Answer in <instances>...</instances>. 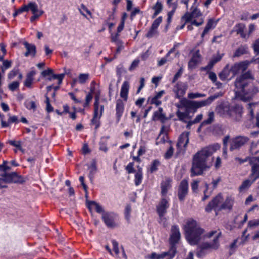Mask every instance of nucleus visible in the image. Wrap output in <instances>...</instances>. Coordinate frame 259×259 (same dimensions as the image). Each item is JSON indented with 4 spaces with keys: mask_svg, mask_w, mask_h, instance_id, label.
<instances>
[{
    "mask_svg": "<svg viewBox=\"0 0 259 259\" xmlns=\"http://www.w3.org/2000/svg\"><path fill=\"white\" fill-rule=\"evenodd\" d=\"M220 148V145L216 143L205 147L196 153L192 160L191 176L201 175L209 169L213 161L212 154Z\"/></svg>",
    "mask_w": 259,
    "mask_h": 259,
    "instance_id": "obj_1",
    "label": "nucleus"
},
{
    "mask_svg": "<svg viewBox=\"0 0 259 259\" xmlns=\"http://www.w3.org/2000/svg\"><path fill=\"white\" fill-rule=\"evenodd\" d=\"M185 236L187 240L191 245H196L200 241L203 230L193 219L187 220L184 226Z\"/></svg>",
    "mask_w": 259,
    "mask_h": 259,
    "instance_id": "obj_2",
    "label": "nucleus"
},
{
    "mask_svg": "<svg viewBox=\"0 0 259 259\" xmlns=\"http://www.w3.org/2000/svg\"><path fill=\"white\" fill-rule=\"evenodd\" d=\"M235 94L243 101H247L258 92L252 82H235Z\"/></svg>",
    "mask_w": 259,
    "mask_h": 259,
    "instance_id": "obj_3",
    "label": "nucleus"
},
{
    "mask_svg": "<svg viewBox=\"0 0 259 259\" xmlns=\"http://www.w3.org/2000/svg\"><path fill=\"white\" fill-rule=\"evenodd\" d=\"M11 167L7 165H0V188H6L7 186L5 184L19 183L23 184L25 182V179L16 172H7L10 170Z\"/></svg>",
    "mask_w": 259,
    "mask_h": 259,
    "instance_id": "obj_4",
    "label": "nucleus"
},
{
    "mask_svg": "<svg viewBox=\"0 0 259 259\" xmlns=\"http://www.w3.org/2000/svg\"><path fill=\"white\" fill-rule=\"evenodd\" d=\"M218 231H212L208 234V237L210 238L215 235L212 242H205L202 244L198 248L197 255L199 257L203 256L208 251L211 249H217L219 247V238L221 235V232Z\"/></svg>",
    "mask_w": 259,
    "mask_h": 259,
    "instance_id": "obj_5",
    "label": "nucleus"
},
{
    "mask_svg": "<svg viewBox=\"0 0 259 259\" xmlns=\"http://www.w3.org/2000/svg\"><path fill=\"white\" fill-rule=\"evenodd\" d=\"M216 98V96H210L206 100L201 101L184 99L182 100L181 104L186 108L187 112H195L197 109L209 105Z\"/></svg>",
    "mask_w": 259,
    "mask_h": 259,
    "instance_id": "obj_6",
    "label": "nucleus"
},
{
    "mask_svg": "<svg viewBox=\"0 0 259 259\" xmlns=\"http://www.w3.org/2000/svg\"><path fill=\"white\" fill-rule=\"evenodd\" d=\"M64 72L61 74H55L54 70L51 68H48L40 72V76L39 80L47 79L49 80H58V81H62L65 74L70 75V70L64 68Z\"/></svg>",
    "mask_w": 259,
    "mask_h": 259,
    "instance_id": "obj_7",
    "label": "nucleus"
},
{
    "mask_svg": "<svg viewBox=\"0 0 259 259\" xmlns=\"http://www.w3.org/2000/svg\"><path fill=\"white\" fill-rule=\"evenodd\" d=\"M192 9H193L192 12L190 13H186L182 17V19H185L186 22L192 21V25H195L197 26L201 25L204 22L202 18L200 19L199 22H197L196 20L192 21L193 19L201 16V13L196 7L194 8L193 6Z\"/></svg>",
    "mask_w": 259,
    "mask_h": 259,
    "instance_id": "obj_8",
    "label": "nucleus"
},
{
    "mask_svg": "<svg viewBox=\"0 0 259 259\" xmlns=\"http://www.w3.org/2000/svg\"><path fill=\"white\" fill-rule=\"evenodd\" d=\"M249 141V138L245 136H236L230 140V151L239 149Z\"/></svg>",
    "mask_w": 259,
    "mask_h": 259,
    "instance_id": "obj_9",
    "label": "nucleus"
},
{
    "mask_svg": "<svg viewBox=\"0 0 259 259\" xmlns=\"http://www.w3.org/2000/svg\"><path fill=\"white\" fill-rule=\"evenodd\" d=\"M223 198L221 194L218 195L214 198L211 202H210L205 208V210L207 212L210 211L213 209L215 211H219L222 210V204L223 203Z\"/></svg>",
    "mask_w": 259,
    "mask_h": 259,
    "instance_id": "obj_10",
    "label": "nucleus"
},
{
    "mask_svg": "<svg viewBox=\"0 0 259 259\" xmlns=\"http://www.w3.org/2000/svg\"><path fill=\"white\" fill-rule=\"evenodd\" d=\"M250 164L251 165V174L249 178L255 181L259 178V157H252L250 159Z\"/></svg>",
    "mask_w": 259,
    "mask_h": 259,
    "instance_id": "obj_11",
    "label": "nucleus"
},
{
    "mask_svg": "<svg viewBox=\"0 0 259 259\" xmlns=\"http://www.w3.org/2000/svg\"><path fill=\"white\" fill-rule=\"evenodd\" d=\"M243 113V108L238 104L230 107L229 117L233 120L239 121L241 120Z\"/></svg>",
    "mask_w": 259,
    "mask_h": 259,
    "instance_id": "obj_12",
    "label": "nucleus"
},
{
    "mask_svg": "<svg viewBox=\"0 0 259 259\" xmlns=\"http://www.w3.org/2000/svg\"><path fill=\"white\" fill-rule=\"evenodd\" d=\"M249 65V62L248 61H244L235 63L231 68H230L232 77L235 76L240 71H242V72L245 71Z\"/></svg>",
    "mask_w": 259,
    "mask_h": 259,
    "instance_id": "obj_13",
    "label": "nucleus"
},
{
    "mask_svg": "<svg viewBox=\"0 0 259 259\" xmlns=\"http://www.w3.org/2000/svg\"><path fill=\"white\" fill-rule=\"evenodd\" d=\"M181 238V234L179 228L176 226H172L171 229V234L169 241L171 244H176Z\"/></svg>",
    "mask_w": 259,
    "mask_h": 259,
    "instance_id": "obj_14",
    "label": "nucleus"
},
{
    "mask_svg": "<svg viewBox=\"0 0 259 259\" xmlns=\"http://www.w3.org/2000/svg\"><path fill=\"white\" fill-rule=\"evenodd\" d=\"M101 116V113L99 114V101L97 97H96L94 103V117L91 121L92 123L95 125L96 128H97L99 126L98 120L100 118Z\"/></svg>",
    "mask_w": 259,
    "mask_h": 259,
    "instance_id": "obj_15",
    "label": "nucleus"
},
{
    "mask_svg": "<svg viewBox=\"0 0 259 259\" xmlns=\"http://www.w3.org/2000/svg\"><path fill=\"white\" fill-rule=\"evenodd\" d=\"M169 207L168 201L162 198L157 206V211L159 217H163L166 212V209Z\"/></svg>",
    "mask_w": 259,
    "mask_h": 259,
    "instance_id": "obj_16",
    "label": "nucleus"
},
{
    "mask_svg": "<svg viewBox=\"0 0 259 259\" xmlns=\"http://www.w3.org/2000/svg\"><path fill=\"white\" fill-rule=\"evenodd\" d=\"M188 183L187 180H183L179 186L178 197L180 200H183L188 193Z\"/></svg>",
    "mask_w": 259,
    "mask_h": 259,
    "instance_id": "obj_17",
    "label": "nucleus"
},
{
    "mask_svg": "<svg viewBox=\"0 0 259 259\" xmlns=\"http://www.w3.org/2000/svg\"><path fill=\"white\" fill-rule=\"evenodd\" d=\"M102 218L108 227L113 228L116 226L114 222V216L113 214L104 213L102 214Z\"/></svg>",
    "mask_w": 259,
    "mask_h": 259,
    "instance_id": "obj_18",
    "label": "nucleus"
},
{
    "mask_svg": "<svg viewBox=\"0 0 259 259\" xmlns=\"http://www.w3.org/2000/svg\"><path fill=\"white\" fill-rule=\"evenodd\" d=\"M124 103L122 100L118 99L116 102V115L117 121L118 122L124 111Z\"/></svg>",
    "mask_w": 259,
    "mask_h": 259,
    "instance_id": "obj_19",
    "label": "nucleus"
},
{
    "mask_svg": "<svg viewBox=\"0 0 259 259\" xmlns=\"http://www.w3.org/2000/svg\"><path fill=\"white\" fill-rule=\"evenodd\" d=\"M171 180L166 178L163 180L161 184V193L162 196H166L168 190L171 188Z\"/></svg>",
    "mask_w": 259,
    "mask_h": 259,
    "instance_id": "obj_20",
    "label": "nucleus"
},
{
    "mask_svg": "<svg viewBox=\"0 0 259 259\" xmlns=\"http://www.w3.org/2000/svg\"><path fill=\"white\" fill-rule=\"evenodd\" d=\"M230 106L227 104H221L217 107L216 111L221 116H229Z\"/></svg>",
    "mask_w": 259,
    "mask_h": 259,
    "instance_id": "obj_21",
    "label": "nucleus"
},
{
    "mask_svg": "<svg viewBox=\"0 0 259 259\" xmlns=\"http://www.w3.org/2000/svg\"><path fill=\"white\" fill-rule=\"evenodd\" d=\"M231 74L230 67L228 64H227L223 70L219 73V78L222 80H231L233 77H230Z\"/></svg>",
    "mask_w": 259,
    "mask_h": 259,
    "instance_id": "obj_22",
    "label": "nucleus"
},
{
    "mask_svg": "<svg viewBox=\"0 0 259 259\" xmlns=\"http://www.w3.org/2000/svg\"><path fill=\"white\" fill-rule=\"evenodd\" d=\"M189 132H184L183 133L179 139V141L177 143V146H183L186 147L189 143Z\"/></svg>",
    "mask_w": 259,
    "mask_h": 259,
    "instance_id": "obj_23",
    "label": "nucleus"
},
{
    "mask_svg": "<svg viewBox=\"0 0 259 259\" xmlns=\"http://www.w3.org/2000/svg\"><path fill=\"white\" fill-rule=\"evenodd\" d=\"M186 89L187 87L185 84L178 83L174 88L177 97L179 98L182 97L185 94Z\"/></svg>",
    "mask_w": 259,
    "mask_h": 259,
    "instance_id": "obj_24",
    "label": "nucleus"
},
{
    "mask_svg": "<svg viewBox=\"0 0 259 259\" xmlns=\"http://www.w3.org/2000/svg\"><path fill=\"white\" fill-rule=\"evenodd\" d=\"M24 45L27 51L25 53L24 55L26 57L31 55L34 57L36 54V47L34 45L30 44L27 42H24Z\"/></svg>",
    "mask_w": 259,
    "mask_h": 259,
    "instance_id": "obj_25",
    "label": "nucleus"
},
{
    "mask_svg": "<svg viewBox=\"0 0 259 259\" xmlns=\"http://www.w3.org/2000/svg\"><path fill=\"white\" fill-rule=\"evenodd\" d=\"M234 199L231 196H228L222 204V210L228 209L231 210L234 204Z\"/></svg>",
    "mask_w": 259,
    "mask_h": 259,
    "instance_id": "obj_26",
    "label": "nucleus"
},
{
    "mask_svg": "<svg viewBox=\"0 0 259 259\" xmlns=\"http://www.w3.org/2000/svg\"><path fill=\"white\" fill-rule=\"evenodd\" d=\"M248 47L246 45L240 46L234 52L233 57H239L240 56L248 53Z\"/></svg>",
    "mask_w": 259,
    "mask_h": 259,
    "instance_id": "obj_27",
    "label": "nucleus"
},
{
    "mask_svg": "<svg viewBox=\"0 0 259 259\" xmlns=\"http://www.w3.org/2000/svg\"><path fill=\"white\" fill-rule=\"evenodd\" d=\"M130 85L128 82H124L122 85L120 93V97L123 99L125 101H127Z\"/></svg>",
    "mask_w": 259,
    "mask_h": 259,
    "instance_id": "obj_28",
    "label": "nucleus"
},
{
    "mask_svg": "<svg viewBox=\"0 0 259 259\" xmlns=\"http://www.w3.org/2000/svg\"><path fill=\"white\" fill-rule=\"evenodd\" d=\"M222 58V56L220 55H218L217 56L213 57L209 62L207 66L204 67L203 69L205 70H210L214 65L220 61Z\"/></svg>",
    "mask_w": 259,
    "mask_h": 259,
    "instance_id": "obj_29",
    "label": "nucleus"
},
{
    "mask_svg": "<svg viewBox=\"0 0 259 259\" xmlns=\"http://www.w3.org/2000/svg\"><path fill=\"white\" fill-rule=\"evenodd\" d=\"M254 77L251 70H248L243 72L240 75L239 79L238 81H243L244 80H254ZM236 81H237V80Z\"/></svg>",
    "mask_w": 259,
    "mask_h": 259,
    "instance_id": "obj_30",
    "label": "nucleus"
},
{
    "mask_svg": "<svg viewBox=\"0 0 259 259\" xmlns=\"http://www.w3.org/2000/svg\"><path fill=\"white\" fill-rule=\"evenodd\" d=\"M200 55L199 51L196 52L193 56L192 59L189 62V66L193 67L200 61Z\"/></svg>",
    "mask_w": 259,
    "mask_h": 259,
    "instance_id": "obj_31",
    "label": "nucleus"
},
{
    "mask_svg": "<svg viewBox=\"0 0 259 259\" xmlns=\"http://www.w3.org/2000/svg\"><path fill=\"white\" fill-rule=\"evenodd\" d=\"M163 109L162 108H159L158 111H156L154 113V118L156 119L160 120L163 121L165 119V116L162 113Z\"/></svg>",
    "mask_w": 259,
    "mask_h": 259,
    "instance_id": "obj_32",
    "label": "nucleus"
},
{
    "mask_svg": "<svg viewBox=\"0 0 259 259\" xmlns=\"http://www.w3.org/2000/svg\"><path fill=\"white\" fill-rule=\"evenodd\" d=\"M253 182L252 179L244 181L239 188L240 191H244L248 188Z\"/></svg>",
    "mask_w": 259,
    "mask_h": 259,
    "instance_id": "obj_33",
    "label": "nucleus"
},
{
    "mask_svg": "<svg viewBox=\"0 0 259 259\" xmlns=\"http://www.w3.org/2000/svg\"><path fill=\"white\" fill-rule=\"evenodd\" d=\"M93 207H94L96 211L99 213H101L103 211L102 207L95 201H90L88 202L89 208L91 209Z\"/></svg>",
    "mask_w": 259,
    "mask_h": 259,
    "instance_id": "obj_34",
    "label": "nucleus"
},
{
    "mask_svg": "<svg viewBox=\"0 0 259 259\" xmlns=\"http://www.w3.org/2000/svg\"><path fill=\"white\" fill-rule=\"evenodd\" d=\"M152 9L155 11L153 18L155 17L162 10V5L161 3L157 2Z\"/></svg>",
    "mask_w": 259,
    "mask_h": 259,
    "instance_id": "obj_35",
    "label": "nucleus"
},
{
    "mask_svg": "<svg viewBox=\"0 0 259 259\" xmlns=\"http://www.w3.org/2000/svg\"><path fill=\"white\" fill-rule=\"evenodd\" d=\"M237 29L236 32L238 34H239L243 38H246V35L244 33V30L245 28V26L242 24H239L237 25Z\"/></svg>",
    "mask_w": 259,
    "mask_h": 259,
    "instance_id": "obj_36",
    "label": "nucleus"
},
{
    "mask_svg": "<svg viewBox=\"0 0 259 259\" xmlns=\"http://www.w3.org/2000/svg\"><path fill=\"white\" fill-rule=\"evenodd\" d=\"M214 119L213 112H210L208 113V117L206 120H204L201 124V126H203L206 124H210L212 122Z\"/></svg>",
    "mask_w": 259,
    "mask_h": 259,
    "instance_id": "obj_37",
    "label": "nucleus"
},
{
    "mask_svg": "<svg viewBox=\"0 0 259 259\" xmlns=\"http://www.w3.org/2000/svg\"><path fill=\"white\" fill-rule=\"evenodd\" d=\"M28 9L30 10L33 14H39L38 6L37 4L33 2H30L28 4Z\"/></svg>",
    "mask_w": 259,
    "mask_h": 259,
    "instance_id": "obj_38",
    "label": "nucleus"
},
{
    "mask_svg": "<svg viewBox=\"0 0 259 259\" xmlns=\"http://www.w3.org/2000/svg\"><path fill=\"white\" fill-rule=\"evenodd\" d=\"M142 172L141 169H139L135 175V184L138 186L141 184L142 180Z\"/></svg>",
    "mask_w": 259,
    "mask_h": 259,
    "instance_id": "obj_39",
    "label": "nucleus"
},
{
    "mask_svg": "<svg viewBox=\"0 0 259 259\" xmlns=\"http://www.w3.org/2000/svg\"><path fill=\"white\" fill-rule=\"evenodd\" d=\"M217 22V21H215L214 20V19H210L208 20V21L205 27V31H209L210 29L213 28L215 27V25H216Z\"/></svg>",
    "mask_w": 259,
    "mask_h": 259,
    "instance_id": "obj_40",
    "label": "nucleus"
},
{
    "mask_svg": "<svg viewBox=\"0 0 259 259\" xmlns=\"http://www.w3.org/2000/svg\"><path fill=\"white\" fill-rule=\"evenodd\" d=\"M158 34L157 29L151 27L148 32L146 34V37L150 38Z\"/></svg>",
    "mask_w": 259,
    "mask_h": 259,
    "instance_id": "obj_41",
    "label": "nucleus"
},
{
    "mask_svg": "<svg viewBox=\"0 0 259 259\" xmlns=\"http://www.w3.org/2000/svg\"><path fill=\"white\" fill-rule=\"evenodd\" d=\"M174 149L172 146H170L167 151L164 154L165 159H169L173 155Z\"/></svg>",
    "mask_w": 259,
    "mask_h": 259,
    "instance_id": "obj_42",
    "label": "nucleus"
},
{
    "mask_svg": "<svg viewBox=\"0 0 259 259\" xmlns=\"http://www.w3.org/2000/svg\"><path fill=\"white\" fill-rule=\"evenodd\" d=\"M11 61L8 60H5L3 63V65L1 67L2 71L4 73L5 70L10 68L11 66Z\"/></svg>",
    "mask_w": 259,
    "mask_h": 259,
    "instance_id": "obj_43",
    "label": "nucleus"
},
{
    "mask_svg": "<svg viewBox=\"0 0 259 259\" xmlns=\"http://www.w3.org/2000/svg\"><path fill=\"white\" fill-rule=\"evenodd\" d=\"M46 110L48 112H51L53 111L54 108L51 106L50 102V99L47 95H46Z\"/></svg>",
    "mask_w": 259,
    "mask_h": 259,
    "instance_id": "obj_44",
    "label": "nucleus"
},
{
    "mask_svg": "<svg viewBox=\"0 0 259 259\" xmlns=\"http://www.w3.org/2000/svg\"><path fill=\"white\" fill-rule=\"evenodd\" d=\"M162 20V17L157 18L153 21L151 27L157 29L159 24L161 23Z\"/></svg>",
    "mask_w": 259,
    "mask_h": 259,
    "instance_id": "obj_45",
    "label": "nucleus"
},
{
    "mask_svg": "<svg viewBox=\"0 0 259 259\" xmlns=\"http://www.w3.org/2000/svg\"><path fill=\"white\" fill-rule=\"evenodd\" d=\"M188 113V112L184 113L179 110L177 112L176 115L180 120L184 121V119L187 117Z\"/></svg>",
    "mask_w": 259,
    "mask_h": 259,
    "instance_id": "obj_46",
    "label": "nucleus"
},
{
    "mask_svg": "<svg viewBox=\"0 0 259 259\" xmlns=\"http://www.w3.org/2000/svg\"><path fill=\"white\" fill-rule=\"evenodd\" d=\"M92 99H93L92 93L91 92L89 93L86 96L85 102L83 105L84 107H86L87 106H88L89 105V103L92 101Z\"/></svg>",
    "mask_w": 259,
    "mask_h": 259,
    "instance_id": "obj_47",
    "label": "nucleus"
},
{
    "mask_svg": "<svg viewBox=\"0 0 259 259\" xmlns=\"http://www.w3.org/2000/svg\"><path fill=\"white\" fill-rule=\"evenodd\" d=\"M171 245H172L170 249L167 252L168 253V255L170 256V257H173L176 253L177 249L175 245V244Z\"/></svg>",
    "mask_w": 259,
    "mask_h": 259,
    "instance_id": "obj_48",
    "label": "nucleus"
},
{
    "mask_svg": "<svg viewBox=\"0 0 259 259\" xmlns=\"http://www.w3.org/2000/svg\"><path fill=\"white\" fill-rule=\"evenodd\" d=\"M255 105V103H249L247 104V109L249 110V115L250 116V119H252L254 118L253 115V110L252 108V106H254Z\"/></svg>",
    "mask_w": 259,
    "mask_h": 259,
    "instance_id": "obj_49",
    "label": "nucleus"
},
{
    "mask_svg": "<svg viewBox=\"0 0 259 259\" xmlns=\"http://www.w3.org/2000/svg\"><path fill=\"white\" fill-rule=\"evenodd\" d=\"M90 177L91 178H93L94 174L97 171V167L96 165L95 162H93L91 167H90Z\"/></svg>",
    "mask_w": 259,
    "mask_h": 259,
    "instance_id": "obj_50",
    "label": "nucleus"
},
{
    "mask_svg": "<svg viewBox=\"0 0 259 259\" xmlns=\"http://www.w3.org/2000/svg\"><path fill=\"white\" fill-rule=\"evenodd\" d=\"M36 71L32 70L27 74V78L25 81H32L33 80V76L36 74Z\"/></svg>",
    "mask_w": 259,
    "mask_h": 259,
    "instance_id": "obj_51",
    "label": "nucleus"
},
{
    "mask_svg": "<svg viewBox=\"0 0 259 259\" xmlns=\"http://www.w3.org/2000/svg\"><path fill=\"white\" fill-rule=\"evenodd\" d=\"M80 14L83 16L85 17V14L83 13V11L87 12V14L91 15V12L87 9V8L83 4L80 6V8L79 9Z\"/></svg>",
    "mask_w": 259,
    "mask_h": 259,
    "instance_id": "obj_52",
    "label": "nucleus"
},
{
    "mask_svg": "<svg viewBox=\"0 0 259 259\" xmlns=\"http://www.w3.org/2000/svg\"><path fill=\"white\" fill-rule=\"evenodd\" d=\"M159 161L156 160H154L150 168V171L151 172H153V171H156L157 169V167L159 165Z\"/></svg>",
    "mask_w": 259,
    "mask_h": 259,
    "instance_id": "obj_53",
    "label": "nucleus"
},
{
    "mask_svg": "<svg viewBox=\"0 0 259 259\" xmlns=\"http://www.w3.org/2000/svg\"><path fill=\"white\" fill-rule=\"evenodd\" d=\"M205 96L204 94L200 93H190L188 95V98L190 99H194L197 98L203 97Z\"/></svg>",
    "mask_w": 259,
    "mask_h": 259,
    "instance_id": "obj_54",
    "label": "nucleus"
},
{
    "mask_svg": "<svg viewBox=\"0 0 259 259\" xmlns=\"http://www.w3.org/2000/svg\"><path fill=\"white\" fill-rule=\"evenodd\" d=\"M18 75V70L17 69H13L12 70L8 75V78L9 79H15V77Z\"/></svg>",
    "mask_w": 259,
    "mask_h": 259,
    "instance_id": "obj_55",
    "label": "nucleus"
},
{
    "mask_svg": "<svg viewBox=\"0 0 259 259\" xmlns=\"http://www.w3.org/2000/svg\"><path fill=\"white\" fill-rule=\"evenodd\" d=\"M259 225V220L250 221L248 223V226L250 228H254Z\"/></svg>",
    "mask_w": 259,
    "mask_h": 259,
    "instance_id": "obj_56",
    "label": "nucleus"
},
{
    "mask_svg": "<svg viewBox=\"0 0 259 259\" xmlns=\"http://www.w3.org/2000/svg\"><path fill=\"white\" fill-rule=\"evenodd\" d=\"M26 107L28 109H32L33 110H35L36 108V105L34 101L29 102L26 104Z\"/></svg>",
    "mask_w": 259,
    "mask_h": 259,
    "instance_id": "obj_57",
    "label": "nucleus"
},
{
    "mask_svg": "<svg viewBox=\"0 0 259 259\" xmlns=\"http://www.w3.org/2000/svg\"><path fill=\"white\" fill-rule=\"evenodd\" d=\"M112 244L113 247V250L116 255H118L119 252L118 248V243L115 240L112 241Z\"/></svg>",
    "mask_w": 259,
    "mask_h": 259,
    "instance_id": "obj_58",
    "label": "nucleus"
},
{
    "mask_svg": "<svg viewBox=\"0 0 259 259\" xmlns=\"http://www.w3.org/2000/svg\"><path fill=\"white\" fill-rule=\"evenodd\" d=\"M18 86H19L18 82H13L11 83L10 84H9V88L12 91H14L17 89Z\"/></svg>",
    "mask_w": 259,
    "mask_h": 259,
    "instance_id": "obj_59",
    "label": "nucleus"
},
{
    "mask_svg": "<svg viewBox=\"0 0 259 259\" xmlns=\"http://www.w3.org/2000/svg\"><path fill=\"white\" fill-rule=\"evenodd\" d=\"M150 103L152 104H154L156 106H159L161 104V101L159 99H157L156 97H154L151 98L150 100Z\"/></svg>",
    "mask_w": 259,
    "mask_h": 259,
    "instance_id": "obj_60",
    "label": "nucleus"
},
{
    "mask_svg": "<svg viewBox=\"0 0 259 259\" xmlns=\"http://www.w3.org/2000/svg\"><path fill=\"white\" fill-rule=\"evenodd\" d=\"M119 33L117 32L115 34L111 33V41L112 42H114L116 44H117L118 41H120L119 40H118V37H119Z\"/></svg>",
    "mask_w": 259,
    "mask_h": 259,
    "instance_id": "obj_61",
    "label": "nucleus"
},
{
    "mask_svg": "<svg viewBox=\"0 0 259 259\" xmlns=\"http://www.w3.org/2000/svg\"><path fill=\"white\" fill-rule=\"evenodd\" d=\"M253 50L256 55L259 54V38L255 41L253 44Z\"/></svg>",
    "mask_w": 259,
    "mask_h": 259,
    "instance_id": "obj_62",
    "label": "nucleus"
},
{
    "mask_svg": "<svg viewBox=\"0 0 259 259\" xmlns=\"http://www.w3.org/2000/svg\"><path fill=\"white\" fill-rule=\"evenodd\" d=\"M89 79V74L88 73H81L79 75V79L80 81H84Z\"/></svg>",
    "mask_w": 259,
    "mask_h": 259,
    "instance_id": "obj_63",
    "label": "nucleus"
},
{
    "mask_svg": "<svg viewBox=\"0 0 259 259\" xmlns=\"http://www.w3.org/2000/svg\"><path fill=\"white\" fill-rule=\"evenodd\" d=\"M9 143L13 146H15L18 148H20V144H21V142L20 141H13V140H10V141H9Z\"/></svg>",
    "mask_w": 259,
    "mask_h": 259,
    "instance_id": "obj_64",
    "label": "nucleus"
}]
</instances>
